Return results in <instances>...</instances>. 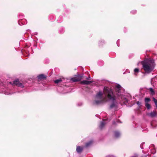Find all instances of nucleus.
Masks as SVG:
<instances>
[{
  "label": "nucleus",
  "instance_id": "1",
  "mask_svg": "<svg viewBox=\"0 0 157 157\" xmlns=\"http://www.w3.org/2000/svg\"><path fill=\"white\" fill-rule=\"evenodd\" d=\"M115 89L118 99L121 103L127 105L128 101L131 98L130 94L124 93V89L118 84L116 85Z\"/></svg>",
  "mask_w": 157,
  "mask_h": 157
},
{
  "label": "nucleus",
  "instance_id": "2",
  "mask_svg": "<svg viewBox=\"0 0 157 157\" xmlns=\"http://www.w3.org/2000/svg\"><path fill=\"white\" fill-rule=\"evenodd\" d=\"M104 89L107 94L108 99L112 102L110 105V109H113L114 110H117L118 108V103L113 91L109 88L105 86L104 87Z\"/></svg>",
  "mask_w": 157,
  "mask_h": 157
},
{
  "label": "nucleus",
  "instance_id": "3",
  "mask_svg": "<svg viewBox=\"0 0 157 157\" xmlns=\"http://www.w3.org/2000/svg\"><path fill=\"white\" fill-rule=\"evenodd\" d=\"M142 65L144 70L147 73L152 71L155 67L154 62L150 60L144 62L142 63Z\"/></svg>",
  "mask_w": 157,
  "mask_h": 157
},
{
  "label": "nucleus",
  "instance_id": "4",
  "mask_svg": "<svg viewBox=\"0 0 157 157\" xmlns=\"http://www.w3.org/2000/svg\"><path fill=\"white\" fill-rule=\"evenodd\" d=\"M104 93H105V94H107L105 92V90H104V92L102 91H99L97 93L95 96V98L96 99L95 101L94 104L96 105H98L103 103L104 98L102 96Z\"/></svg>",
  "mask_w": 157,
  "mask_h": 157
},
{
  "label": "nucleus",
  "instance_id": "5",
  "mask_svg": "<svg viewBox=\"0 0 157 157\" xmlns=\"http://www.w3.org/2000/svg\"><path fill=\"white\" fill-rule=\"evenodd\" d=\"M9 83L12 85H15L22 88H23L24 87L23 84L22 83L20 82L18 79L15 80L13 82H10Z\"/></svg>",
  "mask_w": 157,
  "mask_h": 157
},
{
  "label": "nucleus",
  "instance_id": "6",
  "mask_svg": "<svg viewBox=\"0 0 157 157\" xmlns=\"http://www.w3.org/2000/svg\"><path fill=\"white\" fill-rule=\"evenodd\" d=\"M157 115V113L156 111H153L151 113H148L147 115L148 116L151 117H155Z\"/></svg>",
  "mask_w": 157,
  "mask_h": 157
},
{
  "label": "nucleus",
  "instance_id": "7",
  "mask_svg": "<svg viewBox=\"0 0 157 157\" xmlns=\"http://www.w3.org/2000/svg\"><path fill=\"white\" fill-rule=\"evenodd\" d=\"M92 81H89L87 80H82L81 81L80 83L83 85H88L92 83Z\"/></svg>",
  "mask_w": 157,
  "mask_h": 157
},
{
  "label": "nucleus",
  "instance_id": "8",
  "mask_svg": "<svg viewBox=\"0 0 157 157\" xmlns=\"http://www.w3.org/2000/svg\"><path fill=\"white\" fill-rule=\"evenodd\" d=\"M83 149V147L77 146L76 151L78 153H81Z\"/></svg>",
  "mask_w": 157,
  "mask_h": 157
},
{
  "label": "nucleus",
  "instance_id": "9",
  "mask_svg": "<svg viewBox=\"0 0 157 157\" xmlns=\"http://www.w3.org/2000/svg\"><path fill=\"white\" fill-rule=\"evenodd\" d=\"M37 77L39 80L45 79L46 78V77L43 74L39 75Z\"/></svg>",
  "mask_w": 157,
  "mask_h": 157
},
{
  "label": "nucleus",
  "instance_id": "10",
  "mask_svg": "<svg viewBox=\"0 0 157 157\" xmlns=\"http://www.w3.org/2000/svg\"><path fill=\"white\" fill-rule=\"evenodd\" d=\"M104 119L102 121H101L100 124L99 126V127L100 129H101L103 128V127L104 126V125L105 124V121H104Z\"/></svg>",
  "mask_w": 157,
  "mask_h": 157
},
{
  "label": "nucleus",
  "instance_id": "11",
  "mask_svg": "<svg viewBox=\"0 0 157 157\" xmlns=\"http://www.w3.org/2000/svg\"><path fill=\"white\" fill-rule=\"evenodd\" d=\"M93 142V141L91 140L89 142L86 143L85 144V146L86 147H88L91 145Z\"/></svg>",
  "mask_w": 157,
  "mask_h": 157
},
{
  "label": "nucleus",
  "instance_id": "12",
  "mask_svg": "<svg viewBox=\"0 0 157 157\" xmlns=\"http://www.w3.org/2000/svg\"><path fill=\"white\" fill-rule=\"evenodd\" d=\"M120 135V134L119 132L117 131L114 132V136L115 137L118 138L119 137Z\"/></svg>",
  "mask_w": 157,
  "mask_h": 157
},
{
  "label": "nucleus",
  "instance_id": "13",
  "mask_svg": "<svg viewBox=\"0 0 157 157\" xmlns=\"http://www.w3.org/2000/svg\"><path fill=\"white\" fill-rule=\"evenodd\" d=\"M151 125L152 128H155L157 125L155 121H152L151 123Z\"/></svg>",
  "mask_w": 157,
  "mask_h": 157
},
{
  "label": "nucleus",
  "instance_id": "14",
  "mask_svg": "<svg viewBox=\"0 0 157 157\" xmlns=\"http://www.w3.org/2000/svg\"><path fill=\"white\" fill-rule=\"evenodd\" d=\"M80 80V79L78 78H72L71 79V81L74 82H75L79 81Z\"/></svg>",
  "mask_w": 157,
  "mask_h": 157
},
{
  "label": "nucleus",
  "instance_id": "15",
  "mask_svg": "<svg viewBox=\"0 0 157 157\" xmlns=\"http://www.w3.org/2000/svg\"><path fill=\"white\" fill-rule=\"evenodd\" d=\"M149 90L150 92H151V94L153 95L155 94V93L154 91L152 88H149Z\"/></svg>",
  "mask_w": 157,
  "mask_h": 157
},
{
  "label": "nucleus",
  "instance_id": "16",
  "mask_svg": "<svg viewBox=\"0 0 157 157\" xmlns=\"http://www.w3.org/2000/svg\"><path fill=\"white\" fill-rule=\"evenodd\" d=\"M150 98H145L144 99V101L145 104L148 103V102L150 101Z\"/></svg>",
  "mask_w": 157,
  "mask_h": 157
},
{
  "label": "nucleus",
  "instance_id": "17",
  "mask_svg": "<svg viewBox=\"0 0 157 157\" xmlns=\"http://www.w3.org/2000/svg\"><path fill=\"white\" fill-rule=\"evenodd\" d=\"M62 81V80L61 79H58L54 80V82L56 83H58L59 82Z\"/></svg>",
  "mask_w": 157,
  "mask_h": 157
},
{
  "label": "nucleus",
  "instance_id": "18",
  "mask_svg": "<svg viewBox=\"0 0 157 157\" xmlns=\"http://www.w3.org/2000/svg\"><path fill=\"white\" fill-rule=\"evenodd\" d=\"M145 105L148 109H149L151 108V105L149 103L145 104Z\"/></svg>",
  "mask_w": 157,
  "mask_h": 157
},
{
  "label": "nucleus",
  "instance_id": "19",
  "mask_svg": "<svg viewBox=\"0 0 157 157\" xmlns=\"http://www.w3.org/2000/svg\"><path fill=\"white\" fill-rule=\"evenodd\" d=\"M139 69L138 68H135L134 70V72L135 73V75H137L136 73H138L139 72Z\"/></svg>",
  "mask_w": 157,
  "mask_h": 157
},
{
  "label": "nucleus",
  "instance_id": "20",
  "mask_svg": "<svg viewBox=\"0 0 157 157\" xmlns=\"http://www.w3.org/2000/svg\"><path fill=\"white\" fill-rule=\"evenodd\" d=\"M153 101H154L155 104L156 105V108H157V100L155 98H153Z\"/></svg>",
  "mask_w": 157,
  "mask_h": 157
},
{
  "label": "nucleus",
  "instance_id": "21",
  "mask_svg": "<svg viewBox=\"0 0 157 157\" xmlns=\"http://www.w3.org/2000/svg\"><path fill=\"white\" fill-rule=\"evenodd\" d=\"M137 11L136 10H133L131 11V13L133 14H136V13Z\"/></svg>",
  "mask_w": 157,
  "mask_h": 157
},
{
  "label": "nucleus",
  "instance_id": "22",
  "mask_svg": "<svg viewBox=\"0 0 157 157\" xmlns=\"http://www.w3.org/2000/svg\"><path fill=\"white\" fill-rule=\"evenodd\" d=\"M105 41L104 40H101V41H99V44L100 45L102 44V43H104Z\"/></svg>",
  "mask_w": 157,
  "mask_h": 157
},
{
  "label": "nucleus",
  "instance_id": "23",
  "mask_svg": "<svg viewBox=\"0 0 157 157\" xmlns=\"http://www.w3.org/2000/svg\"><path fill=\"white\" fill-rule=\"evenodd\" d=\"M105 157H116L113 155H108L106 156Z\"/></svg>",
  "mask_w": 157,
  "mask_h": 157
},
{
  "label": "nucleus",
  "instance_id": "24",
  "mask_svg": "<svg viewBox=\"0 0 157 157\" xmlns=\"http://www.w3.org/2000/svg\"><path fill=\"white\" fill-rule=\"evenodd\" d=\"M136 104L139 106H140L141 105V103L139 101H138L136 102Z\"/></svg>",
  "mask_w": 157,
  "mask_h": 157
},
{
  "label": "nucleus",
  "instance_id": "25",
  "mask_svg": "<svg viewBox=\"0 0 157 157\" xmlns=\"http://www.w3.org/2000/svg\"><path fill=\"white\" fill-rule=\"evenodd\" d=\"M5 94H6V95H8V94H11L9 92H7V91H5Z\"/></svg>",
  "mask_w": 157,
  "mask_h": 157
},
{
  "label": "nucleus",
  "instance_id": "26",
  "mask_svg": "<svg viewBox=\"0 0 157 157\" xmlns=\"http://www.w3.org/2000/svg\"><path fill=\"white\" fill-rule=\"evenodd\" d=\"M90 78V76L89 75L88 77H87L86 79L87 80L89 79Z\"/></svg>",
  "mask_w": 157,
  "mask_h": 157
},
{
  "label": "nucleus",
  "instance_id": "27",
  "mask_svg": "<svg viewBox=\"0 0 157 157\" xmlns=\"http://www.w3.org/2000/svg\"><path fill=\"white\" fill-rule=\"evenodd\" d=\"M78 106H80V105H82V103H80V104H78Z\"/></svg>",
  "mask_w": 157,
  "mask_h": 157
},
{
  "label": "nucleus",
  "instance_id": "28",
  "mask_svg": "<svg viewBox=\"0 0 157 157\" xmlns=\"http://www.w3.org/2000/svg\"><path fill=\"white\" fill-rule=\"evenodd\" d=\"M117 123H119V122H120V123H121V122H120V121H119V120H118V121H117Z\"/></svg>",
  "mask_w": 157,
  "mask_h": 157
},
{
  "label": "nucleus",
  "instance_id": "29",
  "mask_svg": "<svg viewBox=\"0 0 157 157\" xmlns=\"http://www.w3.org/2000/svg\"><path fill=\"white\" fill-rule=\"evenodd\" d=\"M130 157H137V156H131Z\"/></svg>",
  "mask_w": 157,
  "mask_h": 157
},
{
  "label": "nucleus",
  "instance_id": "30",
  "mask_svg": "<svg viewBox=\"0 0 157 157\" xmlns=\"http://www.w3.org/2000/svg\"><path fill=\"white\" fill-rule=\"evenodd\" d=\"M117 42H118V41H117V45L118 46H119V45H118V44H117Z\"/></svg>",
  "mask_w": 157,
  "mask_h": 157
},
{
  "label": "nucleus",
  "instance_id": "31",
  "mask_svg": "<svg viewBox=\"0 0 157 157\" xmlns=\"http://www.w3.org/2000/svg\"><path fill=\"white\" fill-rule=\"evenodd\" d=\"M113 124H115V122H113Z\"/></svg>",
  "mask_w": 157,
  "mask_h": 157
},
{
  "label": "nucleus",
  "instance_id": "32",
  "mask_svg": "<svg viewBox=\"0 0 157 157\" xmlns=\"http://www.w3.org/2000/svg\"><path fill=\"white\" fill-rule=\"evenodd\" d=\"M140 147H141V145H140ZM141 149H143V147H141Z\"/></svg>",
  "mask_w": 157,
  "mask_h": 157
}]
</instances>
